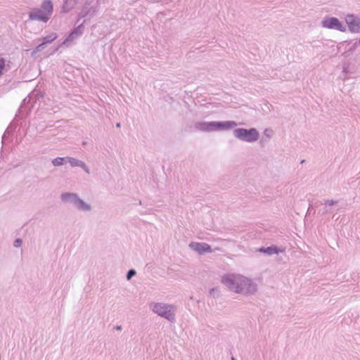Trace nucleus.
Listing matches in <instances>:
<instances>
[{
    "instance_id": "f257e3e1",
    "label": "nucleus",
    "mask_w": 360,
    "mask_h": 360,
    "mask_svg": "<svg viewBox=\"0 0 360 360\" xmlns=\"http://www.w3.org/2000/svg\"><path fill=\"white\" fill-rule=\"evenodd\" d=\"M226 288L245 295H254L257 291V285L251 278L235 274H226Z\"/></svg>"
},
{
    "instance_id": "f03ea898",
    "label": "nucleus",
    "mask_w": 360,
    "mask_h": 360,
    "mask_svg": "<svg viewBox=\"0 0 360 360\" xmlns=\"http://www.w3.org/2000/svg\"><path fill=\"white\" fill-rule=\"evenodd\" d=\"M232 133L233 136L236 139L248 143L255 142L259 138V131L254 127L249 129L236 128L233 130Z\"/></svg>"
},
{
    "instance_id": "7ed1b4c3",
    "label": "nucleus",
    "mask_w": 360,
    "mask_h": 360,
    "mask_svg": "<svg viewBox=\"0 0 360 360\" xmlns=\"http://www.w3.org/2000/svg\"><path fill=\"white\" fill-rule=\"evenodd\" d=\"M321 26L329 30H335L342 32H347V27L338 18L326 16L321 21Z\"/></svg>"
},
{
    "instance_id": "20e7f679",
    "label": "nucleus",
    "mask_w": 360,
    "mask_h": 360,
    "mask_svg": "<svg viewBox=\"0 0 360 360\" xmlns=\"http://www.w3.org/2000/svg\"><path fill=\"white\" fill-rule=\"evenodd\" d=\"M345 22L348 30L352 33H360V18L354 14H347L345 16Z\"/></svg>"
},
{
    "instance_id": "39448f33",
    "label": "nucleus",
    "mask_w": 360,
    "mask_h": 360,
    "mask_svg": "<svg viewBox=\"0 0 360 360\" xmlns=\"http://www.w3.org/2000/svg\"><path fill=\"white\" fill-rule=\"evenodd\" d=\"M153 310L161 316L167 319H173L172 307L163 304H155Z\"/></svg>"
},
{
    "instance_id": "423d86ee",
    "label": "nucleus",
    "mask_w": 360,
    "mask_h": 360,
    "mask_svg": "<svg viewBox=\"0 0 360 360\" xmlns=\"http://www.w3.org/2000/svg\"><path fill=\"white\" fill-rule=\"evenodd\" d=\"M257 252L262 253L267 256L273 255H278L281 252H285V249L281 248L276 245H272L269 247H260L256 249Z\"/></svg>"
},
{
    "instance_id": "0eeeda50",
    "label": "nucleus",
    "mask_w": 360,
    "mask_h": 360,
    "mask_svg": "<svg viewBox=\"0 0 360 360\" xmlns=\"http://www.w3.org/2000/svg\"><path fill=\"white\" fill-rule=\"evenodd\" d=\"M189 246L193 250L199 252L200 254H202L204 252H208L211 251V248L207 243H191Z\"/></svg>"
},
{
    "instance_id": "6e6552de",
    "label": "nucleus",
    "mask_w": 360,
    "mask_h": 360,
    "mask_svg": "<svg viewBox=\"0 0 360 360\" xmlns=\"http://www.w3.org/2000/svg\"><path fill=\"white\" fill-rule=\"evenodd\" d=\"M49 15L43 11L38 9L30 13V17L32 20H41L46 22L49 18Z\"/></svg>"
},
{
    "instance_id": "1a4fd4ad",
    "label": "nucleus",
    "mask_w": 360,
    "mask_h": 360,
    "mask_svg": "<svg viewBox=\"0 0 360 360\" xmlns=\"http://www.w3.org/2000/svg\"><path fill=\"white\" fill-rule=\"evenodd\" d=\"M41 11L51 15L53 11V6L51 1H45L42 4Z\"/></svg>"
},
{
    "instance_id": "9d476101",
    "label": "nucleus",
    "mask_w": 360,
    "mask_h": 360,
    "mask_svg": "<svg viewBox=\"0 0 360 360\" xmlns=\"http://www.w3.org/2000/svg\"><path fill=\"white\" fill-rule=\"evenodd\" d=\"M67 160L72 167H77V166L82 167H85V165L83 164V162H82L81 161H79L77 160H75L74 158H68Z\"/></svg>"
},
{
    "instance_id": "9b49d317",
    "label": "nucleus",
    "mask_w": 360,
    "mask_h": 360,
    "mask_svg": "<svg viewBox=\"0 0 360 360\" xmlns=\"http://www.w3.org/2000/svg\"><path fill=\"white\" fill-rule=\"evenodd\" d=\"M79 34H80V32L79 31H78V30L73 31L69 35V37L67 38V39L64 41V43H65L66 41H70V40H73L75 39V37L78 36Z\"/></svg>"
},
{
    "instance_id": "f8f14e48",
    "label": "nucleus",
    "mask_w": 360,
    "mask_h": 360,
    "mask_svg": "<svg viewBox=\"0 0 360 360\" xmlns=\"http://www.w3.org/2000/svg\"><path fill=\"white\" fill-rule=\"evenodd\" d=\"M64 160L63 158H57L52 161V163L54 166H60L63 165Z\"/></svg>"
},
{
    "instance_id": "ddd939ff",
    "label": "nucleus",
    "mask_w": 360,
    "mask_h": 360,
    "mask_svg": "<svg viewBox=\"0 0 360 360\" xmlns=\"http://www.w3.org/2000/svg\"><path fill=\"white\" fill-rule=\"evenodd\" d=\"M236 126L237 123L235 121H226V130L231 129Z\"/></svg>"
},
{
    "instance_id": "4468645a",
    "label": "nucleus",
    "mask_w": 360,
    "mask_h": 360,
    "mask_svg": "<svg viewBox=\"0 0 360 360\" xmlns=\"http://www.w3.org/2000/svg\"><path fill=\"white\" fill-rule=\"evenodd\" d=\"M6 66V60L4 58H0V77L3 74V70Z\"/></svg>"
},
{
    "instance_id": "2eb2a0df",
    "label": "nucleus",
    "mask_w": 360,
    "mask_h": 360,
    "mask_svg": "<svg viewBox=\"0 0 360 360\" xmlns=\"http://www.w3.org/2000/svg\"><path fill=\"white\" fill-rule=\"evenodd\" d=\"M338 202V201L334 200H325L324 205H326V206H332L336 205Z\"/></svg>"
},
{
    "instance_id": "dca6fc26",
    "label": "nucleus",
    "mask_w": 360,
    "mask_h": 360,
    "mask_svg": "<svg viewBox=\"0 0 360 360\" xmlns=\"http://www.w3.org/2000/svg\"><path fill=\"white\" fill-rule=\"evenodd\" d=\"M273 133V130L271 129H266L264 131V134L267 137V138H270L271 134Z\"/></svg>"
},
{
    "instance_id": "f3484780",
    "label": "nucleus",
    "mask_w": 360,
    "mask_h": 360,
    "mask_svg": "<svg viewBox=\"0 0 360 360\" xmlns=\"http://www.w3.org/2000/svg\"><path fill=\"white\" fill-rule=\"evenodd\" d=\"M73 197H75V195L74 194H71V193H65V194L62 195V198L63 200H68V198H73Z\"/></svg>"
},
{
    "instance_id": "a211bd4d",
    "label": "nucleus",
    "mask_w": 360,
    "mask_h": 360,
    "mask_svg": "<svg viewBox=\"0 0 360 360\" xmlns=\"http://www.w3.org/2000/svg\"><path fill=\"white\" fill-rule=\"evenodd\" d=\"M360 44H358V41L354 42L349 48V51L353 52Z\"/></svg>"
},
{
    "instance_id": "6ab92c4d",
    "label": "nucleus",
    "mask_w": 360,
    "mask_h": 360,
    "mask_svg": "<svg viewBox=\"0 0 360 360\" xmlns=\"http://www.w3.org/2000/svg\"><path fill=\"white\" fill-rule=\"evenodd\" d=\"M136 274V271L134 269H131L128 274H127V278L128 280H129L133 276H134Z\"/></svg>"
},
{
    "instance_id": "aec40b11",
    "label": "nucleus",
    "mask_w": 360,
    "mask_h": 360,
    "mask_svg": "<svg viewBox=\"0 0 360 360\" xmlns=\"http://www.w3.org/2000/svg\"><path fill=\"white\" fill-rule=\"evenodd\" d=\"M217 126H219V124L216 123H210L208 124L207 129H214Z\"/></svg>"
},
{
    "instance_id": "412c9836",
    "label": "nucleus",
    "mask_w": 360,
    "mask_h": 360,
    "mask_svg": "<svg viewBox=\"0 0 360 360\" xmlns=\"http://www.w3.org/2000/svg\"><path fill=\"white\" fill-rule=\"evenodd\" d=\"M20 245H21V240L20 239H17L15 241V247H19V246H20Z\"/></svg>"
},
{
    "instance_id": "4be33fe9",
    "label": "nucleus",
    "mask_w": 360,
    "mask_h": 360,
    "mask_svg": "<svg viewBox=\"0 0 360 360\" xmlns=\"http://www.w3.org/2000/svg\"><path fill=\"white\" fill-rule=\"evenodd\" d=\"M231 360H236V359L232 355L231 358Z\"/></svg>"
},
{
    "instance_id": "5701e85b",
    "label": "nucleus",
    "mask_w": 360,
    "mask_h": 360,
    "mask_svg": "<svg viewBox=\"0 0 360 360\" xmlns=\"http://www.w3.org/2000/svg\"><path fill=\"white\" fill-rule=\"evenodd\" d=\"M357 41H358V44H360V37H359V39Z\"/></svg>"
},
{
    "instance_id": "b1692460",
    "label": "nucleus",
    "mask_w": 360,
    "mask_h": 360,
    "mask_svg": "<svg viewBox=\"0 0 360 360\" xmlns=\"http://www.w3.org/2000/svg\"><path fill=\"white\" fill-rule=\"evenodd\" d=\"M328 210H326L323 213H326V212H328Z\"/></svg>"
},
{
    "instance_id": "393cba45",
    "label": "nucleus",
    "mask_w": 360,
    "mask_h": 360,
    "mask_svg": "<svg viewBox=\"0 0 360 360\" xmlns=\"http://www.w3.org/2000/svg\"><path fill=\"white\" fill-rule=\"evenodd\" d=\"M117 127H120V124H117Z\"/></svg>"
}]
</instances>
